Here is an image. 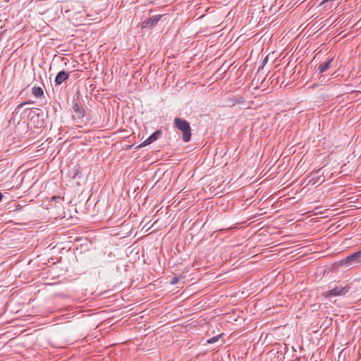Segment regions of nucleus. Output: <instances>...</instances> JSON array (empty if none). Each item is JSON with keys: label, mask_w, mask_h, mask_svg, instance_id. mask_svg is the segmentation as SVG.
I'll use <instances>...</instances> for the list:
<instances>
[{"label": "nucleus", "mask_w": 361, "mask_h": 361, "mask_svg": "<svg viewBox=\"0 0 361 361\" xmlns=\"http://www.w3.org/2000/svg\"><path fill=\"white\" fill-rule=\"evenodd\" d=\"M174 126L179 130L183 132V140L188 142L191 139V128L190 123L184 119L176 118L174 119Z\"/></svg>", "instance_id": "obj_1"}, {"label": "nucleus", "mask_w": 361, "mask_h": 361, "mask_svg": "<svg viewBox=\"0 0 361 361\" xmlns=\"http://www.w3.org/2000/svg\"><path fill=\"white\" fill-rule=\"evenodd\" d=\"M350 287L348 285L345 286H336L331 290L327 291L325 294V297L330 298L331 296H340L347 294Z\"/></svg>", "instance_id": "obj_2"}, {"label": "nucleus", "mask_w": 361, "mask_h": 361, "mask_svg": "<svg viewBox=\"0 0 361 361\" xmlns=\"http://www.w3.org/2000/svg\"><path fill=\"white\" fill-rule=\"evenodd\" d=\"M360 262H361V250L348 255L341 261L342 264L348 266Z\"/></svg>", "instance_id": "obj_3"}, {"label": "nucleus", "mask_w": 361, "mask_h": 361, "mask_svg": "<svg viewBox=\"0 0 361 361\" xmlns=\"http://www.w3.org/2000/svg\"><path fill=\"white\" fill-rule=\"evenodd\" d=\"M162 132L160 130H156L154 133H152L147 139L143 141L140 145V147H145L148 145H150L155 142L160 136L161 135Z\"/></svg>", "instance_id": "obj_4"}, {"label": "nucleus", "mask_w": 361, "mask_h": 361, "mask_svg": "<svg viewBox=\"0 0 361 361\" xmlns=\"http://www.w3.org/2000/svg\"><path fill=\"white\" fill-rule=\"evenodd\" d=\"M161 15H156L152 17L148 18L142 22L143 27H152L155 26L157 23L160 20Z\"/></svg>", "instance_id": "obj_5"}, {"label": "nucleus", "mask_w": 361, "mask_h": 361, "mask_svg": "<svg viewBox=\"0 0 361 361\" xmlns=\"http://www.w3.org/2000/svg\"><path fill=\"white\" fill-rule=\"evenodd\" d=\"M74 112L73 117L74 119H80L84 116V110L80 104L75 102L72 106Z\"/></svg>", "instance_id": "obj_6"}, {"label": "nucleus", "mask_w": 361, "mask_h": 361, "mask_svg": "<svg viewBox=\"0 0 361 361\" xmlns=\"http://www.w3.org/2000/svg\"><path fill=\"white\" fill-rule=\"evenodd\" d=\"M245 102V99L242 96H235L228 98L226 99V104L230 107L234 106L235 104H243Z\"/></svg>", "instance_id": "obj_7"}, {"label": "nucleus", "mask_w": 361, "mask_h": 361, "mask_svg": "<svg viewBox=\"0 0 361 361\" xmlns=\"http://www.w3.org/2000/svg\"><path fill=\"white\" fill-rule=\"evenodd\" d=\"M318 173H319V171L317 173H313L310 176V178L308 181L307 185H310L312 186L314 185L317 187L324 182V178L322 179L321 176H317Z\"/></svg>", "instance_id": "obj_8"}, {"label": "nucleus", "mask_w": 361, "mask_h": 361, "mask_svg": "<svg viewBox=\"0 0 361 361\" xmlns=\"http://www.w3.org/2000/svg\"><path fill=\"white\" fill-rule=\"evenodd\" d=\"M69 78V73L65 71H59L56 78H55V83L56 85H59L62 84L64 81L68 80Z\"/></svg>", "instance_id": "obj_9"}, {"label": "nucleus", "mask_w": 361, "mask_h": 361, "mask_svg": "<svg viewBox=\"0 0 361 361\" xmlns=\"http://www.w3.org/2000/svg\"><path fill=\"white\" fill-rule=\"evenodd\" d=\"M332 61H333V58H331L327 61H326L324 64H321L318 67V71H319L320 74L324 73L325 71H326L330 68V66H331V63Z\"/></svg>", "instance_id": "obj_10"}, {"label": "nucleus", "mask_w": 361, "mask_h": 361, "mask_svg": "<svg viewBox=\"0 0 361 361\" xmlns=\"http://www.w3.org/2000/svg\"><path fill=\"white\" fill-rule=\"evenodd\" d=\"M32 93L37 98L42 97L44 94V91L40 87H33L32 89Z\"/></svg>", "instance_id": "obj_11"}, {"label": "nucleus", "mask_w": 361, "mask_h": 361, "mask_svg": "<svg viewBox=\"0 0 361 361\" xmlns=\"http://www.w3.org/2000/svg\"><path fill=\"white\" fill-rule=\"evenodd\" d=\"M219 337H220V336H214V337L209 338L207 341V343H215L216 341H217L219 340Z\"/></svg>", "instance_id": "obj_12"}, {"label": "nucleus", "mask_w": 361, "mask_h": 361, "mask_svg": "<svg viewBox=\"0 0 361 361\" xmlns=\"http://www.w3.org/2000/svg\"><path fill=\"white\" fill-rule=\"evenodd\" d=\"M32 103V102H22L20 103V104H18L16 107V111H18V109H20V108H22L23 106H25V104H31Z\"/></svg>", "instance_id": "obj_13"}, {"label": "nucleus", "mask_w": 361, "mask_h": 361, "mask_svg": "<svg viewBox=\"0 0 361 361\" xmlns=\"http://www.w3.org/2000/svg\"><path fill=\"white\" fill-rule=\"evenodd\" d=\"M178 278L177 276H174L171 281V284L175 285L178 282Z\"/></svg>", "instance_id": "obj_14"}, {"label": "nucleus", "mask_w": 361, "mask_h": 361, "mask_svg": "<svg viewBox=\"0 0 361 361\" xmlns=\"http://www.w3.org/2000/svg\"><path fill=\"white\" fill-rule=\"evenodd\" d=\"M267 61H268V56H267L264 58V61H263V62H262V66H260V67L259 68V70H260L261 68H262L264 67V66L267 63Z\"/></svg>", "instance_id": "obj_15"}, {"label": "nucleus", "mask_w": 361, "mask_h": 361, "mask_svg": "<svg viewBox=\"0 0 361 361\" xmlns=\"http://www.w3.org/2000/svg\"><path fill=\"white\" fill-rule=\"evenodd\" d=\"M3 197L4 196H3L2 193L0 192V202L1 201Z\"/></svg>", "instance_id": "obj_16"}, {"label": "nucleus", "mask_w": 361, "mask_h": 361, "mask_svg": "<svg viewBox=\"0 0 361 361\" xmlns=\"http://www.w3.org/2000/svg\"><path fill=\"white\" fill-rule=\"evenodd\" d=\"M77 172H78V171H76V172L74 173V175H73V178H75V176H76V175H77Z\"/></svg>", "instance_id": "obj_17"}]
</instances>
